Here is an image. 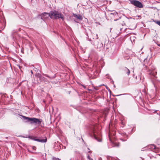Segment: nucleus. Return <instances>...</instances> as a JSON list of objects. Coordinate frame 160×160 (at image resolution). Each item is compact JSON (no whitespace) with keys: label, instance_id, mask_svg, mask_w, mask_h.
<instances>
[{"label":"nucleus","instance_id":"17","mask_svg":"<svg viewBox=\"0 0 160 160\" xmlns=\"http://www.w3.org/2000/svg\"><path fill=\"white\" fill-rule=\"evenodd\" d=\"M107 158L108 160H110L111 158V159L112 158L111 157L109 156H107Z\"/></svg>","mask_w":160,"mask_h":160},{"label":"nucleus","instance_id":"1","mask_svg":"<svg viewBox=\"0 0 160 160\" xmlns=\"http://www.w3.org/2000/svg\"><path fill=\"white\" fill-rule=\"evenodd\" d=\"M43 14L44 15H46L47 16L46 17H44V16L43 17L44 18L50 17L52 19H61L62 21H64V15L60 12L55 10L51 11L50 13L44 12V14Z\"/></svg>","mask_w":160,"mask_h":160},{"label":"nucleus","instance_id":"5","mask_svg":"<svg viewBox=\"0 0 160 160\" xmlns=\"http://www.w3.org/2000/svg\"><path fill=\"white\" fill-rule=\"evenodd\" d=\"M130 3L134 5V6L138 8H141L143 7V5L142 3L139 1L136 0H130Z\"/></svg>","mask_w":160,"mask_h":160},{"label":"nucleus","instance_id":"20","mask_svg":"<svg viewBox=\"0 0 160 160\" xmlns=\"http://www.w3.org/2000/svg\"><path fill=\"white\" fill-rule=\"evenodd\" d=\"M111 14L112 15H114L115 16H118V13L117 12L114 13L113 14L111 13Z\"/></svg>","mask_w":160,"mask_h":160},{"label":"nucleus","instance_id":"16","mask_svg":"<svg viewBox=\"0 0 160 160\" xmlns=\"http://www.w3.org/2000/svg\"><path fill=\"white\" fill-rule=\"evenodd\" d=\"M150 147L152 149H155L156 148V146L155 145H154L153 144L151 145L150 146Z\"/></svg>","mask_w":160,"mask_h":160},{"label":"nucleus","instance_id":"29","mask_svg":"<svg viewBox=\"0 0 160 160\" xmlns=\"http://www.w3.org/2000/svg\"><path fill=\"white\" fill-rule=\"evenodd\" d=\"M122 29V28H120V31H121Z\"/></svg>","mask_w":160,"mask_h":160},{"label":"nucleus","instance_id":"30","mask_svg":"<svg viewBox=\"0 0 160 160\" xmlns=\"http://www.w3.org/2000/svg\"><path fill=\"white\" fill-rule=\"evenodd\" d=\"M122 140V141H126V140H123L122 139H121Z\"/></svg>","mask_w":160,"mask_h":160},{"label":"nucleus","instance_id":"3","mask_svg":"<svg viewBox=\"0 0 160 160\" xmlns=\"http://www.w3.org/2000/svg\"><path fill=\"white\" fill-rule=\"evenodd\" d=\"M44 75L45 76L48 77V79L43 77L39 73L36 74V77L37 78V81L38 83H40L42 81H43L45 83H50V80L54 78V77H50L47 74H45Z\"/></svg>","mask_w":160,"mask_h":160},{"label":"nucleus","instance_id":"11","mask_svg":"<svg viewBox=\"0 0 160 160\" xmlns=\"http://www.w3.org/2000/svg\"><path fill=\"white\" fill-rule=\"evenodd\" d=\"M117 20L118 21V23L120 25H121L122 26H124L125 25V23L124 21V19L123 18H119L118 19H114V21Z\"/></svg>","mask_w":160,"mask_h":160},{"label":"nucleus","instance_id":"19","mask_svg":"<svg viewBox=\"0 0 160 160\" xmlns=\"http://www.w3.org/2000/svg\"><path fill=\"white\" fill-rule=\"evenodd\" d=\"M52 160H60V159L58 158L55 157H53L52 158Z\"/></svg>","mask_w":160,"mask_h":160},{"label":"nucleus","instance_id":"15","mask_svg":"<svg viewBox=\"0 0 160 160\" xmlns=\"http://www.w3.org/2000/svg\"><path fill=\"white\" fill-rule=\"evenodd\" d=\"M44 14V13H42V14H41L40 15V16H41V19L44 20V19H46V18H48V17H47V18H43V16H44V17H47V15H44V14Z\"/></svg>","mask_w":160,"mask_h":160},{"label":"nucleus","instance_id":"14","mask_svg":"<svg viewBox=\"0 0 160 160\" xmlns=\"http://www.w3.org/2000/svg\"><path fill=\"white\" fill-rule=\"evenodd\" d=\"M143 65L145 66L146 68H147L148 67V61L147 59H145L143 61Z\"/></svg>","mask_w":160,"mask_h":160},{"label":"nucleus","instance_id":"33","mask_svg":"<svg viewBox=\"0 0 160 160\" xmlns=\"http://www.w3.org/2000/svg\"><path fill=\"white\" fill-rule=\"evenodd\" d=\"M101 159V158H99V160H100V159Z\"/></svg>","mask_w":160,"mask_h":160},{"label":"nucleus","instance_id":"22","mask_svg":"<svg viewBox=\"0 0 160 160\" xmlns=\"http://www.w3.org/2000/svg\"><path fill=\"white\" fill-rule=\"evenodd\" d=\"M121 123L122 125H123V126L125 124V123H124V122H123V121H121Z\"/></svg>","mask_w":160,"mask_h":160},{"label":"nucleus","instance_id":"23","mask_svg":"<svg viewBox=\"0 0 160 160\" xmlns=\"http://www.w3.org/2000/svg\"><path fill=\"white\" fill-rule=\"evenodd\" d=\"M122 135H123V136H124V135H126V133H122Z\"/></svg>","mask_w":160,"mask_h":160},{"label":"nucleus","instance_id":"31","mask_svg":"<svg viewBox=\"0 0 160 160\" xmlns=\"http://www.w3.org/2000/svg\"><path fill=\"white\" fill-rule=\"evenodd\" d=\"M31 136H29V138H31Z\"/></svg>","mask_w":160,"mask_h":160},{"label":"nucleus","instance_id":"27","mask_svg":"<svg viewBox=\"0 0 160 160\" xmlns=\"http://www.w3.org/2000/svg\"><path fill=\"white\" fill-rule=\"evenodd\" d=\"M74 21H75V22H78V21H75V20H74Z\"/></svg>","mask_w":160,"mask_h":160},{"label":"nucleus","instance_id":"8","mask_svg":"<svg viewBox=\"0 0 160 160\" xmlns=\"http://www.w3.org/2000/svg\"><path fill=\"white\" fill-rule=\"evenodd\" d=\"M62 144L58 142L57 143L55 142L54 144V148L56 151H59L61 149Z\"/></svg>","mask_w":160,"mask_h":160},{"label":"nucleus","instance_id":"4","mask_svg":"<svg viewBox=\"0 0 160 160\" xmlns=\"http://www.w3.org/2000/svg\"><path fill=\"white\" fill-rule=\"evenodd\" d=\"M22 117L24 119L27 120V121H31V123L39 124L42 122V119H38L34 118H30L25 116H22Z\"/></svg>","mask_w":160,"mask_h":160},{"label":"nucleus","instance_id":"25","mask_svg":"<svg viewBox=\"0 0 160 160\" xmlns=\"http://www.w3.org/2000/svg\"><path fill=\"white\" fill-rule=\"evenodd\" d=\"M109 136V135H108ZM109 139L110 140V141H111V139L110 138V137H109Z\"/></svg>","mask_w":160,"mask_h":160},{"label":"nucleus","instance_id":"9","mask_svg":"<svg viewBox=\"0 0 160 160\" xmlns=\"http://www.w3.org/2000/svg\"><path fill=\"white\" fill-rule=\"evenodd\" d=\"M32 139L34 141L40 142L42 143L46 142L47 141V138L46 137H44V138L43 139H40L34 138H32Z\"/></svg>","mask_w":160,"mask_h":160},{"label":"nucleus","instance_id":"28","mask_svg":"<svg viewBox=\"0 0 160 160\" xmlns=\"http://www.w3.org/2000/svg\"><path fill=\"white\" fill-rule=\"evenodd\" d=\"M31 73L32 74L33 73V72H32V70L31 71Z\"/></svg>","mask_w":160,"mask_h":160},{"label":"nucleus","instance_id":"2","mask_svg":"<svg viewBox=\"0 0 160 160\" xmlns=\"http://www.w3.org/2000/svg\"><path fill=\"white\" fill-rule=\"evenodd\" d=\"M96 127L94 125H91L89 127V134L92 138H94L98 142H101V139L97 135Z\"/></svg>","mask_w":160,"mask_h":160},{"label":"nucleus","instance_id":"21","mask_svg":"<svg viewBox=\"0 0 160 160\" xmlns=\"http://www.w3.org/2000/svg\"><path fill=\"white\" fill-rule=\"evenodd\" d=\"M156 23L160 26V21H157Z\"/></svg>","mask_w":160,"mask_h":160},{"label":"nucleus","instance_id":"12","mask_svg":"<svg viewBox=\"0 0 160 160\" xmlns=\"http://www.w3.org/2000/svg\"><path fill=\"white\" fill-rule=\"evenodd\" d=\"M122 71L123 73L127 74L128 76L130 74V72L129 70L125 67L122 69Z\"/></svg>","mask_w":160,"mask_h":160},{"label":"nucleus","instance_id":"10","mask_svg":"<svg viewBox=\"0 0 160 160\" xmlns=\"http://www.w3.org/2000/svg\"><path fill=\"white\" fill-rule=\"evenodd\" d=\"M73 16L76 20H78L79 21H81L83 19L82 16L79 14L77 15L76 14H73Z\"/></svg>","mask_w":160,"mask_h":160},{"label":"nucleus","instance_id":"32","mask_svg":"<svg viewBox=\"0 0 160 160\" xmlns=\"http://www.w3.org/2000/svg\"><path fill=\"white\" fill-rule=\"evenodd\" d=\"M19 68L20 69V66H19Z\"/></svg>","mask_w":160,"mask_h":160},{"label":"nucleus","instance_id":"6","mask_svg":"<svg viewBox=\"0 0 160 160\" xmlns=\"http://www.w3.org/2000/svg\"><path fill=\"white\" fill-rule=\"evenodd\" d=\"M157 73V72L155 70H153L151 71H150L149 73L150 75L151 79L154 86H155V85L154 83V80L157 78V77L156 76Z\"/></svg>","mask_w":160,"mask_h":160},{"label":"nucleus","instance_id":"7","mask_svg":"<svg viewBox=\"0 0 160 160\" xmlns=\"http://www.w3.org/2000/svg\"><path fill=\"white\" fill-rule=\"evenodd\" d=\"M96 39L94 40L93 42H92V44H93L95 48H100L102 45V44L100 43H99L98 41V34L96 35Z\"/></svg>","mask_w":160,"mask_h":160},{"label":"nucleus","instance_id":"26","mask_svg":"<svg viewBox=\"0 0 160 160\" xmlns=\"http://www.w3.org/2000/svg\"><path fill=\"white\" fill-rule=\"evenodd\" d=\"M88 40L90 41H92V40H91V39H89Z\"/></svg>","mask_w":160,"mask_h":160},{"label":"nucleus","instance_id":"13","mask_svg":"<svg viewBox=\"0 0 160 160\" xmlns=\"http://www.w3.org/2000/svg\"><path fill=\"white\" fill-rule=\"evenodd\" d=\"M136 79L137 80V81H136V82L137 83H138L141 82V77L140 76L138 75V76H136Z\"/></svg>","mask_w":160,"mask_h":160},{"label":"nucleus","instance_id":"18","mask_svg":"<svg viewBox=\"0 0 160 160\" xmlns=\"http://www.w3.org/2000/svg\"><path fill=\"white\" fill-rule=\"evenodd\" d=\"M87 158L89 160H93V159L90 157V156L89 155H88Z\"/></svg>","mask_w":160,"mask_h":160},{"label":"nucleus","instance_id":"24","mask_svg":"<svg viewBox=\"0 0 160 160\" xmlns=\"http://www.w3.org/2000/svg\"><path fill=\"white\" fill-rule=\"evenodd\" d=\"M36 148L35 147H33V149H34V150H35V148Z\"/></svg>","mask_w":160,"mask_h":160}]
</instances>
